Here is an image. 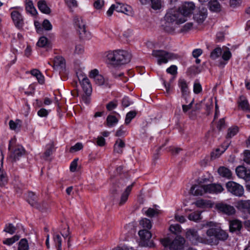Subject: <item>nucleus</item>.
<instances>
[{"instance_id":"58836bf2","label":"nucleus","mask_w":250,"mask_h":250,"mask_svg":"<svg viewBox=\"0 0 250 250\" xmlns=\"http://www.w3.org/2000/svg\"><path fill=\"white\" fill-rule=\"evenodd\" d=\"M54 149V145L53 143H50L46 146V150L44 153L43 157L45 158H48L51 155L53 149Z\"/></svg>"},{"instance_id":"052dcab7","label":"nucleus","mask_w":250,"mask_h":250,"mask_svg":"<svg viewBox=\"0 0 250 250\" xmlns=\"http://www.w3.org/2000/svg\"><path fill=\"white\" fill-rule=\"evenodd\" d=\"M177 67L175 65H171L167 69V72L172 75H175L177 74Z\"/></svg>"},{"instance_id":"8fccbe9b","label":"nucleus","mask_w":250,"mask_h":250,"mask_svg":"<svg viewBox=\"0 0 250 250\" xmlns=\"http://www.w3.org/2000/svg\"><path fill=\"white\" fill-rule=\"evenodd\" d=\"M231 57V53L229 50L224 51L222 54V59L224 61H228Z\"/></svg>"},{"instance_id":"a211bd4d","label":"nucleus","mask_w":250,"mask_h":250,"mask_svg":"<svg viewBox=\"0 0 250 250\" xmlns=\"http://www.w3.org/2000/svg\"><path fill=\"white\" fill-rule=\"evenodd\" d=\"M236 208L250 213V200H240L236 203Z\"/></svg>"},{"instance_id":"a18cd8bd","label":"nucleus","mask_w":250,"mask_h":250,"mask_svg":"<svg viewBox=\"0 0 250 250\" xmlns=\"http://www.w3.org/2000/svg\"><path fill=\"white\" fill-rule=\"evenodd\" d=\"M48 39L44 36L41 37L37 43V46L40 47H43L47 44Z\"/></svg>"},{"instance_id":"4d7b16f0","label":"nucleus","mask_w":250,"mask_h":250,"mask_svg":"<svg viewBox=\"0 0 250 250\" xmlns=\"http://www.w3.org/2000/svg\"><path fill=\"white\" fill-rule=\"evenodd\" d=\"M104 5V0H96L94 3V6L97 9H100L102 8Z\"/></svg>"},{"instance_id":"79ce46f5","label":"nucleus","mask_w":250,"mask_h":250,"mask_svg":"<svg viewBox=\"0 0 250 250\" xmlns=\"http://www.w3.org/2000/svg\"><path fill=\"white\" fill-rule=\"evenodd\" d=\"M136 112L135 111H131L127 113L126 115L125 123L127 125L129 124L131 121L136 116Z\"/></svg>"},{"instance_id":"393cba45","label":"nucleus","mask_w":250,"mask_h":250,"mask_svg":"<svg viewBox=\"0 0 250 250\" xmlns=\"http://www.w3.org/2000/svg\"><path fill=\"white\" fill-rule=\"evenodd\" d=\"M3 156L0 152V186H3L7 183V179L5 173L2 170Z\"/></svg>"},{"instance_id":"5fc2aeb1","label":"nucleus","mask_w":250,"mask_h":250,"mask_svg":"<svg viewBox=\"0 0 250 250\" xmlns=\"http://www.w3.org/2000/svg\"><path fill=\"white\" fill-rule=\"evenodd\" d=\"M49 112V110H46L45 108H41L38 111V115L41 117H47Z\"/></svg>"},{"instance_id":"37998d69","label":"nucleus","mask_w":250,"mask_h":250,"mask_svg":"<svg viewBox=\"0 0 250 250\" xmlns=\"http://www.w3.org/2000/svg\"><path fill=\"white\" fill-rule=\"evenodd\" d=\"M29 248L27 241L25 239H21L19 244V250H28Z\"/></svg>"},{"instance_id":"473e14b6","label":"nucleus","mask_w":250,"mask_h":250,"mask_svg":"<svg viewBox=\"0 0 250 250\" xmlns=\"http://www.w3.org/2000/svg\"><path fill=\"white\" fill-rule=\"evenodd\" d=\"M228 147L227 146H221L220 148H217L214 152H212L211 154V158L212 159H215L219 157Z\"/></svg>"},{"instance_id":"1a4fd4ad","label":"nucleus","mask_w":250,"mask_h":250,"mask_svg":"<svg viewBox=\"0 0 250 250\" xmlns=\"http://www.w3.org/2000/svg\"><path fill=\"white\" fill-rule=\"evenodd\" d=\"M74 21L77 28L80 37L83 39L88 37L89 33L86 30L85 24L82 17L75 16L74 18Z\"/></svg>"},{"instance_id":"0e129e2a","label":"nucleus","mask_w":250,"mask_h":250,"mask_svg":"<svg viewBox=\"0 0 250 250\" xmlns=\"http://www.w3.org/2000/svg\"><path fill=\"white\" fill-rule=\"evenodd\" d=\"M241 0H230V6L232 7H236L240 5Z\"/></svg>"},{"instance_id":"9d476101","label":"nucleus","mask_w":250,"mask_h":250,"mask_svg":"<svg viewBox=\"0 0 250 250\" xmlns=\"http://www.w3.org/2000/svg\"><path fill=\"white\" fill-rule=\"evenodd\" d=\"M228 191L236 196H242L244 194V188L240 185L232 181L226 184Z\"/></svg>"},{"instance_id":"774afa93","label":"nucleus","mask_w":250,"mask_h":250,"mask_svg":"<svg viewBox=\"0 0 250 250\" xmlns=\"http://www.w3.org/2000/svg\"><path fill=\"white\" fill-rule=\"evenodd\" d=\"M175 219L177 221L181 223H184L186 221V219L184 216L179 215L177 214H175Z\"/></svg>"},{"instance_id":"69168bd1","label":"nucleus","mask_w":250,"mask_h":250,"mask_svg":"<svg viewBox=\"0 0 250 250\" xmlns=\"http://www.w3.org/2000/svg\"><path fill=\"white\" fill-rule=\"evenodd\" d=\"M38 204L42 208V209L37 208L38 209L40 210V211H41L42 212H44V211H47L49 209L48 206L46 203L43 202H42V203H38Z\"/></svg>"},{"instance_id":"423d86ee","label":"nucleus","mask_w":250,"mask_h":250,"mask_svg":"<svg viewBox=\"0 0 250 250\" xmlns=\"http://www.w3.org/2000/svg\"><path fill=\"white\" fill-rule=\"evenodd\" d=\"M185 239L181 237H177L171 241L169 238H165L161 240L162 245L165 248L169 247L170 250H179L185 243Z\"/></svg>"},{"instance_id":"c9c22d12","label":"nucleus","mask_w":250,"mask_h":250,"mask_svg":"<svg viewBox=\"0 0 250 250\" xmlns=\"http://www.w3.org/2000/svg\"><path fill=\"white\" fill-rule=\"evenodd\" d=\"M118 122L117 118L113 115H109L106 119L107 125L108 127H112L115 125Z\"/></svg>"},{"instance_id":"3c124183","label":"nucleus","mask_w":250,"mask_h":250,"mask_svg":"<svg viewBox=\"0 0 250 250\" xmlns=\"http://www.w3.org/2000/svg\"><path fill=\"white\" fill-rule=\"evenodd\" d=\"M194 28V24L192 22H189L186 23L182 27V31L187 32Z\"/></svg>"},{"instance_id":"c756f323","label":"nucleus","mask_w":250,"mask_h":250,"mask_svg":"<svg viewBox=\"0 0 250 250\" xmlns=\"http://www.w3.org/2000/svg\"><path fill=\"white\" fill-rule=\"evenodd\" d=\"M219 174L223 177L230 178L231 176V171L224 167H221L218 169Z\"/></svg>"},{"instance_id":"603ef678","label":"nucleus","mask_w":250,"mask_h":250,"mask_svg":"<svg viewBox=\"0 0 250 250\" xmlns=\"http://www.w3.org/2000/svg\"><path fill=\"white\" fill-rule=\"evenodd\" d=\"M43 28L47 31L51 30L52 29V26L50 22L48 20H44L42 24Z\"/></svg>"},{"instance_id":"ddd939ff","label":"nucleus","mask_w":250,"mask_h":250,"mask_svg":"<svg viewBox=\"0 0 250 250\" xmlns=\"http://www.w3.org/2000/svg\"><path fill=\"white\" fill-rule=\"evenodd\" d=\"M114 5L115 10L118 12L123 13L128 16H132L133 14L132 7L128 5L120 2H116Z\"/></svg>"},{"instance_id":"f3484780","label":"nucleus","mask_w":250,"mask_h":250,"mask_svg":"<svg viewBox=\"0 0 250 250\" xmlns=\"http://www.w3.org/2000/svg\"><path fill=\"white\" fill-rule=\"evenodd\" d=\"M236 173L239 178L246 180L250 179V170L247 169L244 166H240L237 167L236 168Z\"/></svg>"},{"instance_id":"6ab92c4d","label":"nucleus","mask_w":250,"mask_h":250,"mask_svg":"<svg viewBox=\"0 0 250 250\" xmlns=\"http://www.w3.org/2000/svg\"><path fill=\"white\" fill-rule=\"evenodd\" d=\"M80 83L85 94L90 95L92 92V87L89 79L86 77H83L80 81Z\"/></svg>"},{"instance_id":"bf43d9fd","label":"nucleus","mask_w":250,"mask_h":250,"mask_svg":"<svg viewBox=\"0 0 250 250\" xmlns=\"http://www.w3.org/2000/svg\"><path fill=\"white\" fill-rule=\"evenodd\" d=\"M202 90L201 85L198 83H195L193 86V92L196 94H198Z\"/></svg>"},{"instance_id":"338daca9","label":"nucleus","mask_w":250,"mask_h":250,"mask_svg":"<svg viewBox=\"0 0 250 250\" xmlns=\"http://www.w3.org/2000/svg\"><path fill=\"white\" fill-rule=\"evenodd\" d=\"M203 53L201 49H195L192 51V56L194 58H197L200 56Z\"/></svg>"},{"instance_id":"f704fd0d","label":"nucleus","mask_w":250,"mask_h":250,"mask_svg":"<svg viewBox=\"0 0 250 250\" xmlns=\"http://www.w3.org/2000/svg\"><path fill=\"white\" fill-rule=\"evenodd\" d=\"M143 213L149 217H152L158 214V210L156 209L149 208L147 209L143 208Z\"/></svg>"},{"instance_id":"0eeeda50","label":"nucleus","mask_w":250,"mask_h":250,"mask_svg":"<svg viewBox=\"0 0 250 250\" xmlns=\"http://www.w3.org/2000/svg\"><path fill=\"white\" fill-rule=\"evenodd\" d=\"M89 77L93 79L95 84L99 86L110 87L111 83L107 78H104L102 75L99 74L97 69H93L90 72Z\"/></svg>"},{"instance_id":"e433bc0d","label":"nucleus","mask_w":250,"mask_h":250,"mask_svg":"<svg viewBox=\"0 0 250 250\" xmlns=\"http://www.w3.org/2000/svg\"><path fill=\"white\" fill-rule=\"evenodd\" d=\"M53 240L54 244L57 247L58 250H62V238L61 236L55 233L53 235Z\"/></svg>"},{"instance_id":"4468645a","label":"nucleus","mask_w":250,"mask_h":250,"mask_svg":"<svg viewBox=\"0 0 250 250\" xmlns=\"http://www.w3.org/2000/svg\"><path fill=\"white\" fill-rule=\"evenodd\" d=\"M11 17L17 27L21 28L23 26L24 23L23 18L19 11L17 10L13 11L11 13Z\"/></svg>"},{"instance_id":"72a5a7b5","label":"nucleus","mask_w":250,"mask_h":250,"mask_svg":"<svg viewBox=\"0 0 250 250\" xmlns=\"http://www.w3.org/2000/svg\"><path fill=\"white\" fill-rule=\"evenodd\" d=\"M222 53L221 47H217L214 48L210 53V58L212 60H216L219 57Z\"/></svg>"},{"instance_id":"a878e982","label":"nucleus","mask_w":250,"mask_h":250,"mask_svg":"<svg viewBox=\"0 0 250 250\" xmlns=\"http://www.w3.org/2000/svg\"><path fill=\"white\" fill-rule=\"evenodd\" d=\"M209 9L214 12H219L221 10V6L217 0H210L208 2Z\"/></svg>"},{"instance_id":"dca6fc26","label":"nucleus","mask_w":250,"mask_h":250,"mask_svg":"<svg viewBox=\"0 0 250 250\" xmlns=\"http://www.w3.org/2000/svg\"><path fill=\"white\" fill-rule=\"evenodd\" d=\"M24 153L25 150L23 147L22 146H18L10 155L9 159L11 162H15Z\"/></svg>"},{"instance_id":"49530a36","label":"nucleus","mask_w":250,"mask_h":250,"mask_svg":"<svg viewBox=\"0 0 250 250\" xmlns=\"http://www.w3.org/2000/svg\"><path fill=\"white\" fill-rule=\"evenodd\" d=\"M170 231L175 234H178L181 231V228L178 224L171 225L169 227Z\"/></svg>"},{"instance_id":"864d4df0","label":"nucleus","mask_w":250,"mask_h":250,"mask_svg":"<svg viewBox=\"0 0 250 250\" xmlns=\"http://www.w3.org/2000/svg\"><path fill=\"white\" fill-rule=\"evenodd\" d=\"M78 159H75L71 163L70 166V170L71 172H75L77 170V168L78 167Z\"/></svg>"},{"instance_id":"13d9d810","label":"nucleus","mask_w":250,"mask_h":250,"mask_svg":"<svg viewBox=\"0 0 250 250\" xmlns=\"http://www.w3.org/2000/svg\"><path fill=\"white\" fill-rule=\"evenodd\" d=\"M117 106V103L115 101H111L106 104V108L109 111H111Z\"/></svg>"},{"instance_id":"aec40b11","label":"nucleus","mask_w":250,"mask_h":250,"mask_svg":"<svg viewBox=\"0 0 250 250\" xmlns=\"http://www.w3.org/2000/svg\"><path fill=\"white\" fill-rule=\"evenodd\" d=\"M37 197L33 192H29L28 194L27 201L33 207L36 208L42 209L41 206L38 204Z\"/></svg>"},{"instance_id":"b1692460","label":"nucleus","mask_w":250,"mask_h":250,"mask_svg":"<svg viewBox=\"0 0 250 250\" xmlns=\"http://www.w3.org/2000/svg\"><path fill=\"white\" fill-rule=\"evenodd\" d=\"M125 147V142L121 139H118L116 141L114 146V152L118 154H122L123 148Z\"/></svg>"},{"instance_id":"9b49d317","label":"nucleus","mask_w":250,"mask_h":250,"mask_svg":"<svg viewBox=\"0 0 250 250\" xmlns=\"http://www.w3.org/2000/svg\"><path fill=\"white\" fill-rule=\"evenodd\" d=\"M208 16V10L204 7L199 8L193 15V20L198 25L205 21Z\"/></svg>"},{"instance_id":"39448f33","label":"nucleus","mask_w":250,"mask_h":250,"mask_svg":"<svg viewBox=\"0 0 250 250\" xmlns=\"http://www.w3.org/2000/svg\"><path fill=\"white\" fill-rule=\"evenodd\" d=\"M152 55L157 58L159 64L166 63L168 61L176 59L178 57L177 54L163 50H153Z\"/></svg>"},{"instance_id":"20e7f679","label":"nucleus","mask_w":250,"mask_h":250,"mask_svg":"<svg viewBox=\"0 0 250 250\" xmlns=\"http://www.w3.org/2000/svg\"><path fill=\"white\" fill-rule=\"evenodd\" d=\"M105 55L106 62L115 67L126 64L130 59L129 53L123 50L108 51Z\"/></svg>"},{"instance_id":"4c0bfd02","label":"nucleus","mask_w":250,"mask_h":250,"mask_svg":"<svg viewBox=\"0 0 250 250\" xmlns=\"http://www.w3.org/2000/svg\"><path fill=\"white\" fill-rule=\"evenodd\" d=\"M188 218L190 221L197 222L201 219V212L199 211L192 212L188 215Z\"/></svg>"},{"instance_id":"5701e85b","label":"nucleus","mask_w":250,"mask_h":250,"mask_svg":"<svg viewBox=\"0 0 250 250\" xmlns=\"http://www.w3.org/2000/svg\"><path fill=\"white\" fill-rule=\"evenodd\" d=\"M239 106L242 110L246 112H249L250 111V107L248 101L244 96H241L239 97V101L238 102Z\"/></svg>"},{"instance_id":"7ed1b4c3","label":"nucleus","mask_w":250,"mask_h":250,"mask_svg":"<svg viewBox=\"0 0 250 250\" xmlns=\"http://www.w3.org/2000/svg\"><path fill=\"white\" fill-rule=\"evenodd\" d=\"M207 178L199 180L196 184L190 188V192L194 196H202L205 194H218L224 190V188L219 184H208Z\"/></svg>"},{"instance_id":"de8ad7c7","label":"nucleus","mask_w":250,"mask_h":250,"mask_svg":"<svg viewBox=\"0 0 250 250\" xmlns=\"http://www.w3.org/2000/svg\"><path fill=\"white\" fill-rule=\"evenodd\" d=\"M83 148V145L81 143H77L74 146H71L70 148L69 151L71 153L77 152L81 150Z\"/></svg>"},{"instance_id":"f03ea898","label":"nucleus","mask_w":250,"mask_h":250,"mask_svg":"<svg viewBox=\"0 0 250 250\" xmlns=\"http://www.w3.org/2000/svg\"><path fill=\"white\" fill-rule=\"evenodd\" d=\"M195 8V5L192 1L183 3L178 9H170L167 10L164 20L166 26L179 25L187 21Z\"/></svg>"},{"instance_id":"e2e57ef3","label":"nucleus","mask_w":250,"mask_h":250,"mask_svg":"<svg viewBox=\"0 0 250 250\" xmlns=\"http://www.w3.org/2000/svg\"><path fill=\"white\" fill-rule=\"evenodd\" d=\"M244 161L247 164L250 165V151L246 150L244 152Z\"/></svg>"},{"instance_id":"4be33fe9","label":"nucleus","mask_w":250,"mask_h":250,"mask_svg":"<svg viewBox=\"0 0 250 250\" xmlns=\"http://www.w3.org/2000/svg\"><path fill=\"white\" fill-rule=\"evenodd\" d=\"M134 183L126 187L124 192L122 193L119 202L120 205H124L127 200L128 196L132 190Z\"/></svg>"},{"instance_id":"6e6552de","label":"nucleus","mask_w":250,"mask_h":250,"mask_svg":"<svg viewBox=\"0 0 250 250\" xmlns=\"http://www.w3.org/2000/svg\"><path fill=\"white\" fill-rule=\"evenodd\" d=\"M140 237V245L143 247H152L154 243L150 241L152 234L150 231L146 229H141L138 232Z\"/></svg>"},{"instance_id":"bb28decb","label":"nucleus","mask_w":250,"mask_h":250,"mask_svg":"<svg viewBox=\"0 0 250 250\" xmlns=\"http://www.w3.org/2000/svg\"><path fill=\"white\" fill-rule=\"evenodd\" d=\"M38 7L39 10L44 14H48L51 12L50 9L44 0H39L38 2Z\"/></svg>"},{"instance_id":"c03bdc74","label":"nucleus","mask_w":250,"mask_h":250,"mask_svg":"<svg viewBox=\"0 0 250 250\" xmlns=\"http://www.w3.org/2000/svg\"><path fill=\"white\" fill-rule=\"evenodd\" d=\"M16 229L12 224H7L4 229V231L10 234H13L16 231Z\"/></svg>"},{"instance_id":"f257e3e1","label":"nucleus","mask_w":250,"mask_h":250,"mask_svg":"<svg viewBox=\"0 0 250 250\" xmlns=\"http://www.w3.org/2000/svg\"><path fill=\"white\" fill-rule=\"evenodd\" d=\"M204 226L209 228L206 231V236L200 237L196 230L189 229L187 231V238L193 243H202L216 245L219 241H225L228 237L227 232L220 228L217 227L215 223L208 222L204 224Z\"/></svg>"},{"instance_id":"a19ab883","label":"nucleus","mask_w":250,"mask_h":250,"mask_svg":"<svg viewBox=\"0 0 250 250\" xmlns=\"http://www.w3.org/2000/svg\"><path fill=\"white\" fill-rule=\"evenodd\" d=\"M239 131V128L237 126H232L229 127L228 130L227 134V138H230L235 136Z\"/></svg>"},{"instance_id":"cd10ccee","label":"nucleus","mask_w":250,"mask_h":250,"mask_svg":"<svg viewBox=\"0 0 250 250\" xmlns=\"http://www.w3.org/2000/svg\"><path fill=\"white\" fill-rule=\"evenodd\" d=\"M241 227V222L238 220H233L229 222V229L231 232L239 230Z\"/></svg>"},{"instance_id":"6e6d98bb","label":"nucleus","mask_w":250,"mask_h":250,"mask_svg":"<svg viewBox=\"0 0 250 250\" xmlns=\"http://www.w3.org/2000/svg\"><path fill=\"white\" fill-rule=\"evenodd\" d=\"M64 1L70 8L76 7L78 6L77 2L76 0H64Z\"/></svg>"},{"instance_id":"2f4dec72","label":"nucleus","mask_w":250,"mask_h":250,"mask_svg":"<svg viewBox=\"0 0 250 250\" xmlns=\"http://www.w3.org/2000/svg\"><path fill=\"white\" fill-rule=\"evenodd\" d=\"M139 225L142 229H146L148 230L152 227V223L150 220L147 218H143L140 221Z\"/></svg>"},{"instance_id":"680f3d73","label":"nucleus","mask_w":250,"mask_h":250,"mask_svg":"<svg viewBox=\"0 0 250 250\" xmlns=\"http://www.w3.org/2000/svg\"><path fill=\"white\" fill-rule=\"evenodd\" d=\"M84 52V48L83 45L78 44L75 46V53L77 54H81Z\"/></svg>"},{"instance_id":"412c9836","label":"nucleus","mask_w":250,"mask_h":250,"mask_svg":"<svg viewBox=\"0 0 250 250\" xmlns=\"http://www.w3.org/2000/svg\"><path fill=\"white\" fill-rule=\"evenodd\" d=\"M193 204L199 208H211L213 206L212 202L209 200L199 199L195 202Z\"/></svg>"},{"instance_id":"09e8293b","label":"nucleus","mask_w":250,"mask_h":250,"mask_svg":"<svg viewBox=\"0 0 250 250\" xmlns=\"http://www.w3.org/2000/svg\"><path fill=\"white\" fill-rule=\"evenodd\" d=\"M20 238V237L18 235H15L13 237L10 238H7L3 241V243L6 245H11L16 241H18Z\"/></svg>"},{"instance_id":"f8f14e48","label":"nucleus","mask_w":250,"mask_h":250,"mask_svg":"<svg viewBox=\"0 0 250 250\" xmlns=\"http://www.w3.org/2000/svg\"><path fill=\"white\" fill-rule=\"evenodd\" d=\"M215 208L219 212L227 215H233L236 212L235 209L233 206L223 203L216 204Z\"/></svg>"},{"instance_id":"ea45409f","label":"nucleus","mask_w":250,"mask_h":250,"mask_svg":"<svg viewBox=\"0 0 250 250\" xmlns=\"http://www.w3.org/2000/svg\"><path fill=\"white\" fill-rule=\"evenodd\" d=\"M151 1V7L155 10H159L163 6V2L161 0H150Z\"/></svg>"},{"instance_id":"7c9ffc66","label":"nucleus","mask_w":250,"mask_h":250,"mask_svg":"<svg viewBox=\"0 0 250 250\" xmlns=\"http://www.w3.org/2000/svg\"><path fill=\"white\" fill-rule=\"evenodd\" d=\"M65 66V60L61 56H57L54 61V67L57 68H63Z\"/></svg>"},{"instance_id":"c85d7f7f","label":"nucleus","mask_w":250,"mask_h":250,"mask_svg":"<svg viewBox=\"0 0 250 250\" xmlns=\"http://www.w3.org/2000/svg\"><path fill=\"white\" fill-rule=\"evenodd\" d=\"M25 9L27 12L33 16L36 15L37 13V10L33 5V2L31 0H26Z\"/></svg>"},{"instance_id":"2eb2a0df","label":"nucleus","mask_w":250,"mask_h":250,"mask_svg":"<svg viewBox=\"0 0 250 250\" xmlns=\"http://www.w3.org/2000/svg\"><path fill=\"white\" fill-rule=\"evenodd\" d=\"M178 86L180 89L182 97L187 100L189 93L188 83L185 79L181 78L178 80Z\"/></svg>"}]
</instances>
